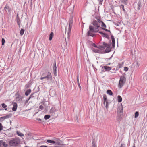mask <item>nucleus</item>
Returning <instances> with one entry per match:
<instances>
[{
  "mask_svg": "<svg viewBox=\"0 0 147 147\" xmlns=\"http://www.w3.org/2000/svg\"><path fill=\"white\" fill-rule=\"evenodd\" d=\"M121 119L122 117L121 116H117V120L118 122L120 121L121 120Z\"/></svg>",
  "mask_w": 147,
  "mask_h": 147,
  "instance_id": "31",
  "label": "nucleus"
},
{
  "mask_svg": "<svg viewBox=\"0 0 147 147\" xmlns=\"http://www.w3.org/2000/svg\"><path fill=\"white\" fill-rule=\"evenodd\" d=\"M139 115V113L138 111H136L135 113V117L137 118Z\"/></svg>",
  "mask_w": 147,
  "mask_h": 147,
  "instance_id": "34",
  "label": "nucleus"
},
{
  "mask_svg": "<svg viewBox=\"0 0 147 147\" xmlns=\"http://www.w3.org/2000/svg\"><path fill=\"white\" fill-rule=\"evenodd\" d=\"M89 30L87 32V35L88 36H90L92 37H94L95 35L92 33V32H98L99 30V29L98 28L95 27L94 28V27L91 25L89 26Z\"/></svg>",
  "mask_w": 147,
  "mask_h": 147,
  "instance_id": "2",
  "label": "nucleus"
},
{
  "mask_svg": "<svg viewBox=\"0 0 147 147\" xmlns=\"http://www.w3.org/2000/svg\"><path fill=\"white\" fill-rule=\"evenodd\" d=\"M39 147H47V146L45 145H42Z\"/></svg>",
  "mask_w": 147,
  "mask_h": 147,
  "instance_id": "50",
  "label": "nucleus"
},
{
  "mask_svg": "<svg viewBox=\"0 0 147 147\" xmlns=\"http://www.w3.org/2000/svg\"><path fill=\"white\" fill-rule=\"evenodd\" d=\"M126 81V78L124 76H121L120 78L118 86L119 88H121L124 85Z\"/></svg>",
  "mask_w": 147,
  "mask_h": 147,
  "instance_id": "5",
  "label": "nucleus"
},
{
  "mask_svg": "<svg viewBox=\"0 0 147 147\" xmlns=\"http://www.w3.org/2000/svg\"><path fill=\"white\" fill-rule=\"evenodd\" d=\"M133 147H135V146H133Z\"/></svg>",
  "mask_w": 147,
  "mask_h": 147,
  "instance_id": "58",
  "label": "nucleus"
},
{
  "mask_svg": "<svg viewBox=\"0 0 147 147\" xmlns=\"http://www.w3.org/2000/svg\"><path fill=\"white\" fill-rule=\"evenodd\" d=\"M110 43H111V40H110Z\"/></svg>",
  "mask_w": 147,
  "mask_h": 147,
  "instance_id": "57",
  "label": "nucleus"
},
{
  "mask_svg": "<svg viewBox=\"0 0 147 147\" xmlns=\"http://www.w3.org/2000/svg\"><path fill=\"white\" fill-rule=\"evenodd\" d=\"M55 109L54 107H52L50 110L49 113H50L53 114L55 111Z\"/></svg>",
  "mask_w": 147,
  "mask_h": 147,
  "instance_id": "15",
  "label": "nucleus"
},
{
  "mask_svg": "<svg viewBox=\"0 0 147 147\" xmlns=\"http://www.w3.org/2000/svg\"><path fill=\"white\" fill-rule=\"evenodd\" d=\"M98 33L101 34L103 37H105L108 39H109V35L106 33H103L100 31L98 32Z\"/></svg>",
  "mask_w": 147,
  "mask_h": 147,
  "instance_id": "11",
  "label": "nucleus"
},
{
  "mask_svg": "<svg viewBox=\"0 0 147 147\" xmlns=\"http://www.w3.org/2000/svg\"><path fill=\"white\" fill-rule=\"evenodd\" d=\"M40 109V111H43V110L44 109V107L42 105H40L39 107V109Z\"/></svg>",
  "mask_w": 147,
  "mask_h": 147,
  "instance_id": "33",
  "label": "nucleus"
},
{
  "mask_svg": "<svg viewBox=\"0 0 147 147\" xmlns=\"http://www.w3.org/2000/svg\"><path fill=\"white\" fill-rule=\"evenodd\" d=\"M97 20H94L92 21V24L95 27L99 28L100 27L101 23V20L100 19L96 18Z\"/></svg>",
  "mask_w": 147,
  "mask_h": 147,
  "instance_id": "6",
  "label": "nucleus"
},
{
  "mask_svg": "<svg viewBox=\"0 0 147 147\" xmlns=\"http://www.w3.org/2000/svg\"><path fill=\"white\" fill-rule=\"evenodd\" d=\"M34 93H33L31 94L29 97V99H30L32 97H33V95L34 94Z\"/></svg>",
  "mask_w": 147,
  "mask_h": 147,
  "instance_id": "42",
  "label": "nucleus"
},
{
  "mask_svg": "<svg viewBox=\"0 0 147 147\" xmlns=\"http://www.w3.org/2000/svg\"><path fill=\"white\" fill-rule=\"evenodd\" d=\"M16 133L18 136H24L23 134L18 131H17Z\"/></svg>",
  "mask_w": 147,
  "mask_h": 147,
  "instance_id": "25",
  "label": "nucleus"
},
{
  "mask_svg": "<svg viewBox=\"0 0 147 147\" xmlns=\"http://www.w3.org/2000/svg\"><path fill=\"white\" fill-rule=\"evenodd\" d=\"M100 3V4H102L103 0H99Z\"/></svg>",
  "mask_w": 147,
  "mask_h": 147,
  "instance_id": "47",
  "label": "nucleus"
},
{
  "mask_svg": "<svg viewBox=\"0 0 147 147\" xmlns=\"http://www.w3.org/2000/svg\"><path fill=\"white\" fill-rule=\"evenodd\" d=\"M136 67H138L140 65L139 64L138 62H136Z\"/></svg>",
  "mask_w": 147,
  "mask_h": 147,
  "instance_id": "43",
  "label": "nucleus"
},
{
  "mask_svg": "<svg viewBox=\"0 0 147 147\" xmlns=\"http://www.w3.org/2000/svg\"><path fill=\"white\" fill-rule=\"evenodd\" d=\"M30 99H29V98H28V99H27V101H28V100H29Z\"/></svg>",
  "mask_w": 147,
  "mask_h": 147,
  "instance_id": "52",
  "label": "nucleus"
},
{
  "mask_svg": "<svg viewBox=\"0 0 147 147\" xmlns=\"http://www.w3.org/2000/svg\"><path fill=\"white\" fill-rule=\"evenodd\" d=\"M31 92V90L30 89L28 90L25 92V95L26 96H28Z\"/></svg>",
  "mask_w": 147,
  "mask_h": 147,
  "instance_id": "20",
  "label": "nucleus"
},
{
  "mask_svg": "<svg viewBox=\"0 0 147 147\" xmlns=\"http://www.w3.org/2000/svg\"><path fill=\"white\" fill-rule=\"evenodd\" d=\"M13 107L12 108L13 111H15L16 110L17 108V105L16 102H13Z\"/></svg>",
  "mask_w": 147,
  "mask_h": 147,
  "instance_id": "13",
  "label": "nucleus"
},
{
  "mask_svg": "<svg viewBox=\"0 0 147 147\" xmlns=\"http://www.w3.org/2000/svg\"><path fill=\"white\" fill-rule=\"evenodd\" d=\"M73 20L72 19L70 20L69 24V27L68 30V34L70 33L73 25Z\"/></svg>",
  "mask_w": 147,
  "mask_h": 147,
  "instance_id": "7",
  "label": "nucleus"
},
{
  "mask_svg": "<svg viewBox=\"0 0 147 147\" xmlns=\"http://www.w3.org/2000/svg\"><path fill=\"white\" fill-rule=\"evenodd\" d=\"M103 99L104 100V102L103 103L105 104V102H107V96L105 94H104L103 95Z\"/></svg>",
  "mask_w": 147,
  "mask_h": 147,
  "instance_id": "26",
  "label": "nucleus"
},
{
  "mask_svg": "<svg viewBox=\"0 0 147 147\" xmlns=\"http://www.w3.org/2000/svg\"><path fill=\"white\" fill-rule=\"evenodd\" d=\"M1 42H2V45H4V43L5 42V40L4 38H2V39Z\"/></svg>",
  "mask_w": 147,
  "mask_h": 147,
  "instance_id": "35",
  "label": "nucleus"
},
{
  "mask_svg": "<svg viewBox=\"0 0 147 147\" xmlns=\"http://www.w3.org/2000/svg\"><path fill=\"white\" fill-rule=\"evenodd\" d=\"M111 38L112 41V47L113 48H114L115 47V40L113 36L111 35Z\"/></svg>",
  "mask_w": 147,
  "mask_h": 147,
  "instance_id": "12",
  "label": "nucleus"
},
{
  "mask_svg": "<svg viewBox=\"0 0 147 147\" xmlns=\"http://www.w3.org/2000/svg\"><path fill=\"white\" fill-rule=\"evenodd\" d=\"M118 98V102L120 103L122 101V98L121 96L120 95H118L117 96Z\"/></svg>",
  "mask_w": 147,
  "mask_h": 147,
  "instance_id": "21",
  "label": "nucleus"
},
{
  "mask_svg": "<svg viewBox=\"0 0 147 147\" xmlns=\"http://www.w3.org/2000/svg\"><path fill=\"white\" fill-rule=\"evenodd\" d=\"M78 86L79 87L80 89V90L81 89V87L80 85V84L79 82H78Z\"/></svg>",
  "mask_w": 147,
  "mask_h": 147,
  "instance_id": "46",
  "label": "nucleus"
},
{
  "mask_svg": "<svg viewBox=\"0 0 147 147\" xmlns=\"http://www.w3.org/2000/svg\"><path fill=\"white\" fill-rule=\"evenodd\" d=\"M119 6L120 7L121 9H122L123 10V11L125 13L126 12V11L124 9V5L123 4L120 5Z\"/></svg>",
  "mask_w": 147,
  "mask_h": 147,
  "instance_id": "24",
  "label": "nucleus"
},
{
  "mask_svg": "<svg viewBox=\"0 0 147 147\" xmlns=\"http://www.w3.org/2000/svg\"><path fill=\"white\" fill-rule=\"evenodd\" d=\"M117 111L118 112L120 113H122L123 112V109L122 105H120L119 107L117 109Z\"/></svg>",
  "mask_w": 147,
  "mask_h": 147,
  "instance_id": "14",
  "label": "nucleus"
},
{
  "mask_svg": "<svg viewBox=\"0 0 147 147\" xmlns=\"http://www.w3.org/2000/svg\"><path fill=\"white\" fill-rule=\"evenodd\" d=\"M102 43L103 46L100 45L99 47H98L100 49H104L105 48H106L105 51V52L107 53L110 52L111 51V48L110 47L111 46V44H108L103 42H102Z\"/></svg>",
  "mask_w": 147,
  "mask_h": 147,
  "instance_id": "4",
  "label": "nucleus"
},
{
  "mask_svg": "<svg viewBox=\"0 0 147 147\" xmlns=\"http://www.w3.org/2000/svg\"><path fill=\"white\" fill-rule=\"evenodd\" d=\"M4 9L7 12L8 11L9 13H11V8L10 7L7 5L4 7Z\"/></svg>",
  "mask_w": 147,
  "mask_h": 147,
  "instance_id": "10",
  "label": "nucleus"
},
{
  "mask_svg": "<svg viewBox=\"0 0 147 147\" xmlns=\"http://www.w3.org/2000/svg\"><path fill=\"white\" fill-rule=\"evenodd\" d=\"M24 29L22 28L20 32V34L21 36H22L24 34Z\"/></svg>",
  "mask_w": 147,
  "mask_h": 147,
  "instance_id": "29",
  "label": "nucleus"
},
{
  "mask_svg": "<svg viewBox=\"0 0 147 147\" xmlns=\"http://www.w3.org/2000/svg\"><path fill=\"white\" fill-rule=\"evenodd\" d=\"M105 103H106L105 107L107 109L108 108V106H109L108 102V101L106 102H105Z\"/></svg>",
  "mask_w": 147,
  "mask_h": 147,
  "instance_id": "39",
  "label": "nucleus"
},
{
  "mask_svg": "<svg viewBox=\"0 0 147 147\" xmlns=\"http://www.w3.org/2000/svg\"><path fill=\"white\" fill-rule=\"evenodd\" d=\"M107 93L110 95H112L113 94L112 91L110 90H108L107 91Z\"/></svg>",
  "mask_w": 147,
  "mask_h": 147,
  "instance_id": "27",
  "label": "nucleus"
},
{
  "mask_svg": "<svg viewBox=\"0 0 147 147\" xmlns=\"http://www.w3.org/2000/svg\"><path fill=\"white\" fill-rule=\"evenodd\" d=\"M77 82L78 83V82H79V78H78V76H77Z\"/></svg>",
  "mask_w": 147,
  "mask_h": 147,
  "instance_id": "48",
  "label": "nucleus"
},
{
  "mask_svg": "<svg viewBox=\"0 0 147 147\" xmlns=\"http://www.w3.org/2000/svg\"><path fill=\"white\" fill-rule=\"evenodd\" d=\"M54 36V33L53 32H51L49 36V40L51 41L52 40V38Z\"/></svg>",
  "mask_w": 147,
  "mask_h": 147,
  "instance_id": "18",
  "label": "nucleus"
},
{
  "mask_svg": "<svg viewBox=\"0 0 147 147\" xmlns=\"http://www.w3.org/2000/svg\"><path fill=\"white\" fill-rule=\"evenodd\" d=\"M129 0H120V1L123 4L127 5L128 3Z\"/></svg>",
  "mask_w": 147,
  "mask_h": 147,
  "instance_id": "19",
  "label": "nucleus"
},
{
  "mask_svg": "<svg viewBox=\"0 0 147 147\" xmlns=\"http://www.w3.org/2000/svg\"><path fill=\"white\" fill-rule=\"evenodd\" d=\"M92 146L93 147H95V145L94 144L93 142H92Z\"/></svg>",
  "mask_w": 147,
  "mask_h": 147,
  "instance_id": "51",
  "label": "nucleus"
},
{
  "mask_svg": "<svg viewBox=\"0 0 147 147\" xmlns=\"http://www.w3.org/2000/svg\"><path fill=\"white\" fill-rule=\"evenodd\" d=\"M10 117V115H7L6 116L0 117V121L1 122H2L5 119L9 118Z\"/></svg>",
  "mask_w": 147,
  "mask_h": 147,
  "instance_id": "9",
  "label": "nucleus"
},
{
  "mask_svg": "<svg viewBox=\"0 0 147 147\" xmlns=\"http://www.w3.org/2000/svg\"><path fill=\"white\" fill-rule=\"evenodd\" d=\"M119 147H125V146L124 144H122Z\"/></svg>",
  "mask_w": 147,
  "mask_h": 147,
  "instance_id": "45",
  "label": "nucleus"
},
{
  "mask_svg": "<svg viewBox=\"0 0 147 147\" xmlns=\"http://www.w3.org/2000/svg\"><path fill=\"white\" fill-rule=\"evenodd\" d=\"M26 87H28V86L27 85H26Z\"/></svg>",
  "mask_w": 147,
  "mask_h": 147,
  "instance_id": "56",
  "label": "nucleus"
},
{
  "mask_svg": "<svg viewBox=\"0 0 147 147\" xmlns=\"http://www.w3.org/2000/svg\"><path fill=\"white\" fill-rule=\"evenodd\" d=\"M50 117L49 115H46L44 116V118L45 120H47Z\"/></svg>",
  "mask_w": 147,
  "mask_h": 147,
  "instance_id": "28",
  "label": "nucleus"
},
{
  "mask_svg": "<svg viewBox=\"0 0 147 147\" xmlns=\"http://www.w3.org/2000/svg\"><path fill=\"white\" fill-rule=\"evenodd\" d=\"M111 69V67L106 66H103L101 68V70L103 72L105 71H109Z\"/></svg>",
  "mask_w": 147,
  "mask_h": 147,
  "instance_id": "8",
  "label": "nucleus"
},
{
  "mask_svg": "<svg viewBox=\"0 0 147 147\" xmlns=\"http://www.w3.org/2000/svg\"><path fill=\"white\" fill-rule=\"evenodd\" d=\"M20 140L19 138H13L9 141V144L12 146L16 147L20 143Z\"/></svg>",
  "mask_w": 147,
  "mask_h": 147,
  "instance_id": "3",
  "label": "nucleus"
},
{
  "mask_svg": "<svg viewBox=\"0 0 147 147\" xmlns=\"http://www.w3.org/2000/svg\"><path fill=\"white\" fill-rule=\"evenodd\" d=\"M93 51L95 53H98L99 51V50H98L96 49H93Z\"/></svg>",
  "mask_w": 147,
  "mask_h": 147,
  "instance_id": "41",
  "label": "nucleus"
},
{
  "mask_svg": "<svg viewBox=\"0 0 147 147\" xmlns=\"http://www.w3.org/2000/svg\"><path fill=\"white\" fill-rule=\"evenodd\" d=\"M1 106L3 108H5L6 107H7V105L5 104V103H2L1 104Z\"/></svg>",
  "mask_w": 147,
  "mask_h": 147,
  "instance_id": "36",
  "label": "nucleus"
},
{
  "mask_svg": "<svg viewBox=\"0 0 147 147\" xmlns=\"http://www.w3.org/2000/svg\"><path fill=\"white\" fill-rule=\"evenodd\" d=\"M124 70L125 71H127L128 70V68L126 67H124Z\"/></svg>",
  "mask_w": 147,
  "mask_h": 147,
  "instance_id": "44",
  "label": "nucleus"
},
{
  "mask_svg": "<svg viewBox=\"0 0 147 147\" xmlns=\"http://www.w3.org/2000/svg\"><path fill=\"white\" fill-rule=\"evenodd\" d=\"M5 110H7V108H5Z\"/></svg>",
  "mask_w": 147,
  "mask_h": 147,
  "instance_id": "54",
  "label": "nucleus"
},
{
  "mask_svg": "<svg viewBox=\"0 0 147 147\" xmlns=\"http://www.w3.org/2000/svg\"><path fill=\"white\" fill-rule=\"evenodd\" d=\"M57 70V66L56 65V62L55 61L53 64V70Z\"/></svg>",
  "mask_w": 147,
  "mask_h": 147,
  "instance_id": "23",
  "label": "nucleus"
},
{
  "mask_svg": "<svg viewBox=\"0 0 147 147\" xmlns=\"http://www.w3.org/2000/svg\"><path fill=\"white\" fill-rule=\"evenodd\" d=\"M54 76H57V70L53 71Z\"/></svg>",
  "mask_w": 147,
  "mask_h": 147,
  "instance_id": "37",
  "label": "nucleus"
},
{
  "mask_svg": "<svg viewBox=\"0 0 147 147\" xmlns=\"http://www.w3.org/2000/svg\"><path fill=\"white\" fill-rule=\"evenodd\" d=\"M141 2L139 1L138 3V10H139L141 7Z\"/></svg>",
  "mask_w": 147,
  "mask_h": 147,
  "instance_id": "30",
  "label": "nucleus"
},
{
  "mask_svg": "<svg viewBox=\"0 0 147 147\" xmlns=\"http://www.w3.org/2000/svg\"><path fill=\"white\" fill-rule=\"evenodd\" d=\"M101 23H102L101 26L104 28H106V26L105 24L101 20Z\"/></svg>",
  "mask_w": 147,
  "mask_h": 147,
  "instance_id": "32",
  "label": "nucleus"
},
{
  "mask_svg": "<svg viewBox=\"0 0 147 147\" xmlns=\"http://www.w3.org/2000/svg\"><path fill=\"white\" fill-rule=\"evenodd\" d=\"M102 29L104 30L105 31H107V32H110V33L111 34V32H110V31L109 30H108L107 29H105V28H102Z\"/></svg>",
  "mask_w": 147,
  "mask_h": 147,
  "instance_id": "38",
  "label": "nucleus"
},
{
  "mask_svg": "<svg viewBox=\"0 0 147 147\" xmlns=\"http://www.w3.org/2000/svg\"><path fill=\"white\" fill-rule=\"evenodd\" d=\"M2 143H3V145L4 146V147H6L8 146L7 144H5V142H3V140H0V146L1 145V144Z\"/></svg>",
  "mask_w": 147,
  "mask_h": 147,
  "instance_id": "22",
  "label": "nucleus"
},
{
  "mask_svg": "<svg viewBox=\"0 0 147 147\" xmlns=\"http://www.w3.org/2000/svg\"><path fill=\"white\" fill-rule=\"evenodd\" d=\"M26 87H28V86L27 85H26Z\"/></svg>",
  "mask_w": 147,
  "mask_h": 147,
  "instance_id": "55",
  "label": "nucleus"
},
{
  "mask_svg": "<svg viewBox=\"0 0 147 147\" xmlns=\"http://www.w3.org/2000/svg\"><path fill=\"white\" fill-rule=\"evenodd\" d=\"M100 45H99L98 46V47L97 46L96 44H95L94 43H93V45H92V46H94V47H96V48H99L98 47H99Z\"/></svg>",
  "mask_w": 147,
  "mask_h": 147,
  "instance_id": "40",
  "label": "nucleus"
},
{
  "mask_svg": "<svg viewBox=\"0 0 147 147\" xmlns=\"http://www.w3.org/2000/svg\"><path fill=\"white\" fill-rule=\"evenodd\" d=\"M30 134H29V133H28V136H29L30 135Z\"/></svg>",
  "mask_w": 147,
  "mask_h": 147,
  "instance_id": "53",
  "label": "nucleus"
},
{
  "mask_svg": "<svg viewBox=\"0 0 147 147\" xmlns=\"http://www.w3.org/2000/svg\"><path fill=\"white\" fill-rule=\"evenodd\" d=\"M41 77V80L45 79V80L48 81H51L52 79V77L51 72L48 70H46L45 71H42L40 73Z\"/></svg>",
  "mask_w": 147,
  "mask_h": 147,
  "instance_id": "1",
  "label": "nucleus"
},
{
  "mask_svg": "<svg viewBox=\"0 0 147 147\" xmlns=\"http://www.w3.org/2000/svg\"><path fill=\"white\" fill-rule=\"evenodd\" d=\"M36 119L37 120H38L40 121H42L41 119H40V118H37V119Z\"/></svg>",
  "mask_w": 147,
  "mask_h": 147,
  "instance_id": "49",
  "label": "nucleus"
},
{
  "mask_svg": "<svg viewBox=\"0 0 147 147\" xmlns=\"http://www.w3.org/2000/svg\"><path fill=\"white\" fill-rule=\"evenodd\" d=\"M16 22L18 24V25L19 26H20V18L18 16V14H17V15L16 17Z\"/></svg>",
  "mask_w": 147,
  "mask_h": 147,
  "instance_id": "17",
  "label": "nucleus"
},
{
  "mask_svg": "<svg viewBox=\"0 0 147 147\" xmlns=\"http://www.w3.org/2000/svg\"><path fill=\"white\" fill-rule=\"evenodd\" d=\"M47 142L49 143H52L53 144H55V145L57 144V143H56L53 140H47Z\"/></svg>",
  "mask_w": 147,
  "mask_h": 147,
  "instance_id": "16",
  "label": "nucleus"
}]
</instances>
